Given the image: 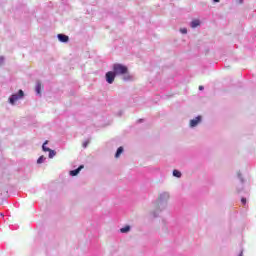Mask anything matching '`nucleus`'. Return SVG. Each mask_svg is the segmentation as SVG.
<instances>
[{"instance_id": "dca6fc26", "label": "nucleus", "mask_w": 256, "mask_h": 256, "mask_svg": "<svg viewBox=\"0 0 256 256\" xmlns=\"http://www.w3.org/2000/svg\"><path fill=\"white\" fill-rule=\"evenodd\" d=\"M123 81H131V76H129V75L124 76Z\"/></svg>"}, {"instance_id": "f8f14e48", "label": "nucleus", "mask_w": 256, "mask_h": 256, "mask_svg": "<svg viewBox=\"0 0 256 256\" xmlns=\"http://www.w3.org/2000/svg\"><path fill=\"white\" fill-rule=\"evenodd\" d=\"M131 231V226L127 225L120 229V232L122 233H129Z\"/></svg>"}, {"instance_id": "423d86ee", "label": "nucleus", "mask_w": 256, "mask_h": 256, "mask_svg": "<svg viewBox=\"0 0 256 256\" xmlns=\"http://www.w3.org/2000/svg\"><path fill=\"white\" fill-rule=\"evenodd\" d=\"M57 38H58V41H60V43H68L69 42V36H67L65 34H58Z\"/></svg>"}, {"instance_id": "f257e3e1", "label": "nucleus", "mask_w": 256, "mask_h": 256, "mask_svg": "<svg viewBox=\"0 0 256 256\" xmlns=\"http://www.w3.org/2000/svg\"><path fill=\"white\" fill-rule=\"evenodd\" d=\"M23 97H25V92H23V90H19L18 93L12 94L9 97V104L15 105V103H17L19 99H23Z\"/></svg>"}, {"instance_id": "412c9836", "label": "nucleus", "mask_w": 256, "mask_h": 256, "mask_svg": "<svg viewBox=\"0 0 256 256\" xmlns=\"http://www.w3.org/2000/svg\"><path fill=\"white\" fill-rule=\"evenodd\" d=\"M203 89H205V87L199 86V91H203Z\"/></svg>"}, {"instance_id": "b1692460", "label": "nucleus", "mask_w": 256, "mask_h": 256, "mask_svg": "<svg viewBox=\"0 0 256 256\" xmlns=\"http://www.w3.org/2000/svg\"><path fill=\"white\" fill-rule=\"evenodd\" d=\"M220 0H213L214 3H219Z\"/></svg>"}, {"instance_id": "4be33fe9", "label": "nucleus", "mask_w": 256, "mask_h": 256, "mask_svg": "<svg viewBox=\"0 0 256 256\" xmlns=\"http://www.w3.org/2000/svg\"><path fill=\"white\" fill-rule=\"evenodd\" d=\"M153 216H154V217H158L159 215H157V212H154V213H153Z\"/></svg>"}, {"instance_id": "ddd939ff", "label": "nucleus", "mask_w": 256, "mask_h": 256, "mask_svg": "<svg viewBox=\"0 0 256 256\" xmlns=\"http://www.w3.org/2000/svg\"><path fill=\"white\" fill-rule=\"evenodd\" d=\"M46 159L47 158L45 156H40L37 160L38 165H41V163H45Z\"/></svg>"}, {"instance_id": "a878e982", "label": "nucleus", "mask_w": 256, "mask_h": 256, "mask_svg": "<svg viewBox=\"0 0 256 256\" xmlns=\"http://www.w3.org/2000/svg\"><path fill=\"white\" fill-rule=\"evenodd\" d=\"M239 1H240V3H243L244 0H239Z\"/></svg>"}, {"instance_id": "9d476101", "label": "nucleus", "mask_w": 256, "mask_h": 256, "mask_svg": "<svg viewBox=\"0 0 256 256\" xmlns=\"http://www.w3.org/2000/svg\"><path fill=\"white\" fill-rule=\"evenodd\" d=\"M35 91L37 95H41V82L36 83Z\"/></svg>"}, {"instance_id": "39448f33", "label": "nucleus", "mask_w": 256, "mask_h": 256, "mask_svg": "<svg viewBox=\"0 0 256 256\" xmlns=\"http://www.w3.org/2000/svg\"><path fill=\"white\" fill-rule=\"evenodd\" d=\"M106 81L109 83V85H112L113 81H115V77H117V74H115L113 71H109L106 73Z\"/></svg>"}, {"instance_id": "f03ea898", "label": "nucleus", "mask_w": 256, "mask_h": 256, "mask_svg": "<svg viewBox=\"0 0 256 256\" xmlns=\"http://www.w3.org/2000/svg\"><path fill=\"white\" fill-rule=\"evenodd\" d=\"M169 199V193L164 192L160 194V198L158 201L159 209H165L167 207V200Z\"/></svg>"}, {"instance_id": "0eeeda50", "label": "nucleus", "mask_w": 256, "mask_h": 256, "mask_svg": "<svg viewBox=\"0 0 256 256\" xmlns=\"http://www.w3.org/2000/svg\"><path fill=\"white\" fill-rule=\"evenodd\" d=\"M201 123V116H197L196 118L190 120V127H197Z\"/></svg>"}, {"instance_id": "a211bd4d", "label": "nucleus", "mask_w": 256, "mask_h": 256, "mask_svg": "<svg viewBox=\"0 0 256 256\" xmlns=\"http://www.w3.org/2000/svg\"><path fill=\"white\" fill-rule=\"evenodd\" d=\"M180 31L183 35L187 34V28H182Z\"/></svg>"}, {"instance_id": "5701e85b", "label": "nucleus", "mask_w": 256, "mask_h": 256, "mask_svg": "<svg viewBox=\"0 0 256 256\" xmlns=\"http://www.w3.org/2000/svg\"><path fill=\"white\" fill-rule=\"evenodd\" d=\"M138 123H143V119H139V120H138Z\"/></svg>"}, {"instance_id": "393cba45", "label": "nucleus", "mask_w": 256, "mask_h": 256, "mask_svg": "<svg viewBox=\"0 0 256 256\" xmlns=\"http://www.w3.org/2000/svg\"><path fill=\"white\" fill-rule=\"evenodd\" d=\"M238 256H243V251H241Z\"/></svg>"}, {"instance_id": "aec40b11", "label": "nucleus", "mask_w": 256, "mask_h": 256, "mask_svg": "<svg viewBox=\"0 0 256 256\" xmlns=\"http://www.w3.org/2000/svg\"><path fill=\"white\" fill-rule=\"evenodd\" d=\"M87 145H89V142H84V143H83L84 149L87 148Z\"/></svg>"}, {"instance_id": "bb28decb", "label": "nucleus", "mask_w": 256, "mask_h": 256, "mask_svg": "<svg viewBox=\"0 0 256 256\" xmlns=\"http://www.w3.org/2000/svg\"><path fill=\"white\" fill-rule=\"evenodd\" d=\"M0 217H3V214H0Z\"/></svg>"}, {"instance_id": "1a4fd4ad", "label": "nucleus", "mask_w": 256, "mask_h": 256, "mask_svg": "<svg viewBox=\"0 0 256 256\" xmlns=\"http://www.w3.org/2000/svg\"><path fill=\"white\" fill-rule=\"evenodd\" d=\"M199 25H201V20L199 19H194L190 23V27H192V29L199 27Z\"/></svg>"}, {"instance_id": "20e7f679", "label": "nucleus", "mask_w": 256, "mask_h": 256, "mask_svg": "<svg viewBox=\"0 0 256 256\" xmlns=\"http://www.w3.org/2000/svg\"><path fill=\"white\" fill-rule=\"evenodd\" d=\"M47 143H49L48 141H45L42 145V151H44V153H49L48 157L49 159H53V157H55V155H57V152H55V150H51V148L47 147Z\"/></svg>"}, {"instance_id": "9b49d317", "label": "nucleus", "mask_w": 256, "mask_h": 256, "mask_svg": "<svg viewBox=\"0 0 256 256\" xmlns=\"http://www.w3.org/2000/svg\"><path fill=\"white\" fill-rule=\"evenodd\" d=\"M122 153H123V147L120 146V147L117 149L116 154H115L116 159L119 158V157H121V154H122Z\"/></svg>"}, {"instance_id": "7ed1b4c3", "label": "nucleus", "mask_w": 256, "mask_h": 256, "mask_svg": "<svg viewBox=\"0 0 256 256\" xmlns=\"http://www.w3.org/2000/svg\"><path fill=\"white\" fill-rule=\"evenodd\" d=\"M113 72L115 75H125V73H127V66H124L123 64H114Z\"/></svg>"}, {"instance_id": "4468645a", "label": "nucleus", "mask_w": 256, "mask_h": 256, "mask_svg": "<svg viewBox=\"0 0 256 256\" xmlns=\"http://www.w3.org/2000/svg\"><path fill=\"white\" fill-rule=\"evenodd\" d=\"M173 177H177L178 179L181 178V171H179V170H174V171H173Z\"/></svg>"}, {"instance_id": "f3484780", "label": "nucleus", "mask_w": 256, "mask_h": 256, "mask_svg": "<svg viewBox=\"0 0 256 256\" xmlns=\"http://www.w3.org/2000/svg\"><path fill=\"white\" fill-rule=\"evenodd\" d=\"M242 205H247V198H241Z\"/></svg>"}, {"instance_id": "6e6552de", "label": "nucleus", "mask_w": 256, "mask_h": 256, "mask_svg": "<svg viewBox=\"0 0 256 256\" xmlns=\"http://www.w3.org/2000/svg\"><path fill=\"white\" fill-rule=\"evenodd\" d=\"M83 165H80L77 169L71 170L70 175L71 177H77L78 173H81V169H83Z\"/></svg>"}, {"instance_id": "6ab92c4d", "label": "nucleus", "mask_w": 256, "mask_h": 256, "mask_svg": "<svg viewBox=\"0 0 256 256\" xmlns=\"http://www.w3.org/2000/svg\"><path fill=\"white\" fill-rule=\"evenodd\" d=\"M3 61H5V58L3 56H0V65H3Z\"/></svg>"}, {"instance_id": "2eb2a0df", "label": "nucleus", "mask_w": 256, "mask_h": 256, "mask_svg": "<svg viewBox=\"0 0 256 256\" xmlns=\"http://www.w3.org/2000/svg\"><path fill=\"white\" fill-rule=\"evenodd\" d=\"M238 179H240V182L242 183H245V180H243V176L241 175V172H238Z\"/></svg>"}]
</instances>
